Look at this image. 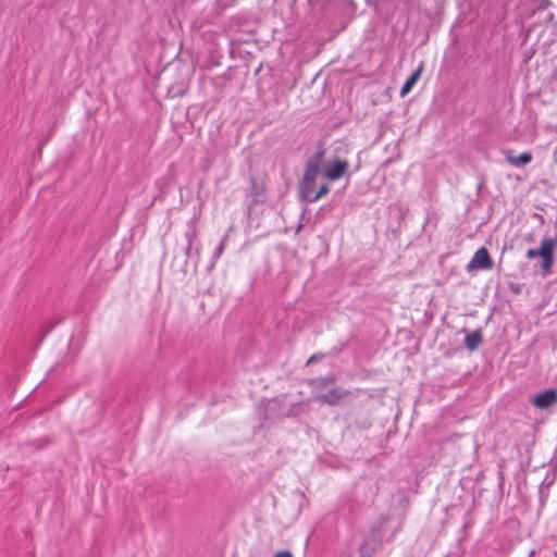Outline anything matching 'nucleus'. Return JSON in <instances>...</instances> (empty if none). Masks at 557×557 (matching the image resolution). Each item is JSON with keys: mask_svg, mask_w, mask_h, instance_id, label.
<instances>
[{"mask_svg": "<svg viewBox=\"0 0 557 557\" xmlns=\"http://www.w3.org/2000/svg\"><path fill=\"white\" fill-rule=\"evenodd\" d=\"M322 158L323 151L317 153L306 163L305 173L299 183L300 197L305 201L315 202L330 193V187L326 184L322 185L320 189L315 191Z\"/></svg>", "mask_w": 557, "mask_h": 557, "instance_id": "nucleus-1", "label": "nucleus"}, {"mask_svg": "<svg viewBox=\"0 0 557 557\" xmlns=\"http://www.w3.org/2000/svg\"><path fill=\"white\" fill-rule=\"evenodd\" d=\"M493 264V260L487 249L485 247H481L475 251L466 269L468 272H473L475 270H491Z\"/></svg>", "mask_w": 557, "mask_h": 557, "instance_id": "nucleus-2", "label": "nucleus"}, {"mask_svg": "<svg viewBox=\"0 0 557 557\" xmlns=\"http://www.w3.org/2000/svg\"><path fill=\"white\" fill-rule=\"evenodd\" d=\"M557 247V238H547L541 243V252L543 258V271L549 274L554 263V250Z\"/></svg>", "mask_w": 557, "mask_h": 557, "instance_id": "nucleus-3", "label": "nucleus"}, {"mask_svg": "<svg viewBox=\"0 0 557 557\" xmlns=\"http://www.w3.org/2000/svg\"><path fill=\"white\" fill-rule=\"evenodd\" d=\"M532 405L541 410L548 409L557 404V389L549 388L542 393H539L532 399Z\"/></svg>", "mask_w": 557, "mask_h": 557, "instance_id": "nucleus-4", "label": "nucleus"}, {"mask_svg": "<svg viewBox=\"0 0 557 557\" xmlns=\"http://www.w3.org/2000/svg\"><path fill=\"white\" fill-rule=\"evenodd\" d=\"M349 163L347 160L336 159L333 163L325 168L324 176L331 181H337L342 178L348 171Z\"/></svg>", "mask_w": 557, "mask_h": 557, "instance_id": "nucleus-5", "label": "nucleus"}, {"mask_svg": "<svg viewBox=\"0 0 557 557\" xmlns=\"http://www.w3.org/2000/svg\"><path fill=\"white\" fill-rule=\"evenodd\" d=\"M349 394V391L344 389L339 386L331 388L325 394H318L314 398L329 406H336L339 401Z\"/></svg>", "mask_w": 557, "mask_h": 557, "instance_id": "nucleus-6", "label": "nucleus"}, {"mask_svg": "<svg viewBox=\"0 0 557 557\" xmlns=\"http://www.w3.org/2000/svg\"><path fill=\"white\" fill-rule=\"evenodd\" d=\"M423 71H424V64H423V62H421L419 64V66L417 67V70L406 79L405 84L403 85L400 92H399L401 98L407 96L412 90V88L414 87L417 82L420 79Z\"/></svg>", "mask_w": 557, "mask_h": 557, "instance_id": "nucleus-7", "label": "nucleus"}, {"mask_svg": "<svg viewBox=\"0 0 557 557\" xmlns=\"http://www.w3.org/2000/svg\"><path fill=\"white\" fill-rule=\"evenodd\" d=\"M505 160L512 166L525 165L532 161V154L530 152H522L519 156H515L511 150L505 152Z\"/></svg>", "mask_w": 557, "mask_h": 557, "instance_id": "nucleus-8", "label": "nucleus"}, {"mask_svg": "<svg viewBox=\"0 0 557 557\" xmlns=\"http://www.w3.org/2000/svg\"><path fill=\"white\" fill-rule=\"evenodd\" d=\"M335 383H336V379L333 375L323 376V377H315V379H312V380L309 381V385L314 391H319V392L333 386Z\"/></svg>", "mask_w": 557, "mask_h": 557, "instance_id": "nucleus-9", "label": "nucleus"}, {"mask_svg": "<svg viewBox=\"0 0 557 557\" xmlns=\"http://www.w3.org/2000/svg\"><path fill=\"white\" fill-rule=\"evenodd\" d=\"M483 341V336L481 331H474L470 334H468L465 338V344L469 350H475Z\"/></svg>", "mask_w": 557, "mask_h": 557, "instance_id": "nucleus-10", "label": "nucleus"}, {"mask_svg": "<svg viewBox=\"0 0 557 557\" xmlns=\"http://www.w3.org/2000/svg\"><path fill=\"white\" fill-rule=\"evenodd\" d=\"M541 252V247L539 249H529L528 252H527V257L529 259H534V258H537V257H541L542 258V253Z\"/></svg>", "mask_w": 557, "mask_h": 557, "instance_id": "nucleus-11", "label": "nucleus"}, {"mask_svg": "<svg viewBox=\"0 0 557 557\" xmlns=\"http://www.w3.org/2000/svg\"><path fill=\"white\" fill-rule=\"evenodd\" d=\"M274 557H293V554L289 550L277 552Z\"/></svg>", "mask_w": 557, "mask_h": 557, "instance_id": "nucleus-12", "label": "nucleus"}, {"mask_svg": "<svg viewBox=\"0 0 557 557\" xmlns=\"http://www.w3.org/2000/svg\"><path fill=\"white\" fill-rule=\"evenodd\" d=\"M342 2L352 11L356 9V4L352 0H342Z\"/></svg>", "mask_w": 557, "mask_h": 557, "instance_id": "nucleus-13", "label": "nucleus"}, {"mask_svg": "<svg viewBox=\"0 0 557 557\" xmlns=\"http://www.w3.org/2000/svg\"><path fill=\"white\" fill-rule=\"evenodd\" d=\"M318 358H319V357H318L317 355L311 356V357L308 359L307 364L312 363V362H313V361H315Z\"/></svg>", "mask_w": 557, "mask_h": 557, "instance_id": "nucleus-14", "label": "nucleus"}]
</instances>
